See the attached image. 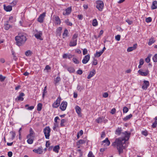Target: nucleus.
<instances>
[{"label": "nucleus", "instance_id": "1", "mask_svg": "<svg viewBox=\"0 0 157 157\" xmlns=\"http://www.w3.org/2000/svg\"><path fill=\"white\" fill-rule=\"evenodd\" d=\"M123 134L124 137L116 139L115 141L112 144L113 147H116L118 151L119 155L123 153V149H125L126 147L124 145L126 144V142L129 139L131 134L130 132L125 131L121 133Z\"/></svg>", "mask_w": 157, "mask_h": 157}, {"label": "nucleus", "instance_id": "2", "mask_svg": "<svg viewBox=\"0 0 157 157\" xmlns=\"http://www.w3.org/2000/svg\"><path fill=\"white\" fill-rule=\"evenodd\" d=\"M27 39L25 35L23 34H19L15 37L16 44L19 46L24 44Z\"/></svg>", "mask_w": 157, "mask_h": 157}, {"label": "nucleus", "instance_id": "3", "mask_svg": "<svg viewBox=\"0 0 157 157\" xmlns=\"http://www.w3.org/2000/svg\"><path fill=\"white\" fill-rule=\"evenodd\" d=\"M78 36V35L77 33H75L73 35L69 44L70 47L75 46L77 45Z\"/></svg>", "mask_w": 157, "mask_h": 157}, {"label": "nucleus", "instance_id": "4", "mask_svg": "<svg viewBox=\"0 0 157 157\" xmlns=\"http://www.w3.org/2000/svg\"><path fill=\"white\" fill-rule=\"evenodd\" d=\"M50 131V128L48 126L46 127L44 129L43 132L46 139H49Z\"/></svg>", "mask_w": 157, "mask_h": 157}, {"label": "nucleus", "instance_id": "5", "mask_svg": "<svg viewBox=\"0 0 157 157\" xmlns=\"http://www.w3.org/2000/svg\"><path fill=\"white\" fill-rule=\"evenodd\" d=\"M42 32L41 31H38L35 29L34 32V36L37 39L40 40H42L43 38H42Z\"/></svg>", "mask_w": 157, "mask_h": 157}, {"label": "nucleus", "instance_id": "6", "mask_svg": "<svg viewBox=\"0 0 157 157\" xmlns=\"http://www.w3.org/2000/svg\"><path fill=\"white\" fill-rule=\"evenodd\" d=\"M96 8L100 11H102L104 7V3L101 1H97L96 2Z\"/></svg>", "mask_w": 157, "mask_h": 157}, {"label": "nucleus", "instance_id": "7", "mask_svg": "<svg viewBox=\"0 0 157 157\" xmlns=\"http://www.w3.org/2000/svg\"><path fill=\"white\" fill-rule=\"evenodd\" d=\"M61 101V98L60 97H58L56 101H55L52 105V106L54 108H57L60 105Z\"/></svg>", "mask_w": 157, "mask_h": 157}, {"label": "nucleus", "instance_id": "8", "mask_svg": "<svg viewBox=\"0 0 157 157\" xmlns=\"http://www.w3.org/2000/svg\"><path fill=\"white\" fill-rule=\"evenodd\" d=\"M67 103L66 101H63L60 105V109L62 111H64L67 108Z\"/></svg>", "mask_w": 157, "mask_h": 157}, {"label": "nucleus", "instance_id": "9", "mask_svg": "<svg viewBox=\"0 0 157 157\" xmlns=\"http://www.w3.org/2000/svg\"><path fill=\"white\" fill-rule=\"evenodd\" d=\"M45 16V13H43L40 15L37 19V21L40 23L43 22L44 17Z\"/></svg>", "mask_w": 157, "mask_h": 157}, {"label": "nucleus", "instance_id": "10", "mask_svg": "<svg viewBox=\"0 0 157 157\" xmlns=\"http://www.w3.org/2000/svg\"><path fill=\"white\" fill-rule=\"evenodd\" d=\"M33 151L38 154H41L43 153V148L42 147H38L37 149H35Z\"/></svg>", "mask_w": 157, "mask_h": 157}, {"label": "nucleus", "instance_id": "11", "mask_svg": "<svg viewBox=\"0 0 157 157\" xmlns=\"http://www.w3.org/2000/svg\"><path fill=\"white\" fill-rule=\"evenodd\" d=\"M90 58V55L88 54L85 56L82 60V62L83 64L86 63L89 60Z\"/></svg>", "mask_w": 157, "mask_h": 157}, {"label": "nucleus", "instance_id": "12", "mask_svg": "<svg viewBox=\"0 0 157 157\" xmlns=\"http://www.w3.org/2000/svg\"><path fill=\"white\" fill-rule=\"evenodd\" d=\"M138 72L142 76H146L148 74L149 71L147 68L145 72H143L142 69L139 70Z\"/></svg>", "mask_w": 157, "mask_h": 157}, {"label": "nucleus", "instance_id": "13", "mask_svg": "<svg viewBox=\"0 0 157 157\" xmlns=\"http://www.w3.org/2000/svg\"><path fill=\"white\" fill-rule=\"evenodd\" d=\"M96 121L98 123H101L103 121L105 123L107 121V120L105 119L104 117H101L97 118L96 120Z\"/></svg>", "mask_w": 157, "mask_h": 157}, {"label": "nucleus", "instance_id": "14", "mask_svg": "<svg viewBox=\"0 0 157 157\" xmlns=\"http://www.w3.org/2000/svg\"><path fill=\"white\" fill-rule=\"evenodd\" d=\"M75 109L76 112V113L78 114V116L80 117H81L82 116V114L81 113V108L78 105H76L75 107Z\"/></svg>", "mask_w": 157, "mask_h": 157}, {"label": "nucleus", "instance_id": "15", "mask_svg": "<svg viewBox=\"0 0 157 157\" xmlns=\"http://www.w3.org/2000/svg\"><path fill=\"white\" fill-rule=\"evenodd\" d=\"M25 96V94L23 93H20L19 95L16 98H15L16 101H23L24 100V98L23 97Z\"/></svg>", "mask_w": 157, "mask_h": 157}, {"label": "nucleus", "instance_id": "16", "mask_svg": "<svg viewBox=\"0 0 157 157\" xmlns=\"http://www.w3.org/2000/svg\"><path fill=\"white\" fill-rule=\"evenodd\" d=\"M143 82L142 88L144 90H146L149 86V82L148 81L146 80H144Z\"/></svg>", "mask_w": 157, "mask_h": 157}, {"label": "nucleus", "instance_id": "17", "mask_svg": "<svg viewBox=\"0 0 157 157\" xmlns=\"http://www.w3.org/2000/svg\"><path fill=\"white\" fill-rule=\"evenodd\" d=\"M72 9L71 7H69L66 10L65 12H63V14L64 15H67L70 14L71 12Z\"/></svg>", "mask_w": 157, "mask_h": 157}, {"label": "nucleus", "instance_id": "18", "mask_svg": "<svg viewBox=\"0 0 157 157\" xmlns=\"http://www.w3.org/2000/svg\"><path fill=\"white\" fill-rule=\"evenodd\" d=\"M137 44H134L132 47H129L127 49L128 52H131L133 50H135L137 47Z\"/></svg>", "mask_w": 157, "mask_h": 157}, {"label": "nucleus", "instance_id": "19", "mask_svg": "<svg viewBox=\"0 0 157 157\" xmlns=\"http://www.w3.org/2000/svg\"><path fill=\"white\" fill-rule=\"evenodd\" d=\"M55 24L56 25H59L60 24L61 21L59 17L58 16H55Z\"/></svg>", "mask_w": 157, "mask_h": 157}, {"label": "nucleus", "instance_id": "20", "mask_svg": "<svg viewBox=\"0 0 157 157\" xmlns=\"http://www.w3.org/2000/svg\"><path fill=\"white\" fill-rule=\"evenodd\" d=\"M95 74V71L94 69H93L91 71L89 74L88 75L87 78L88 79H90Z\"/></svg>", "mask_w": 157, "mask_h": 157}, {"label": "nucleus", "instance_id": "21", "mask_svg": "<svg viewBox=\"0 0 157 157\" xmlns=\"http://www.w3.org/2000/svg\"><path fill=\"white\" fill-rule=\"evenodd\" d=\"M30 133L27 136V138H31L33 137V135L34 134V132L32 128H30L29 130Z\"/></svg>", "mask_w": 157, "mask_h": 157}, {"label": "nucleus", "instance_id": "22", "mask_svg": "<svg viewBox=\"0 0 157 157\" xmlns=\"http://www.w3.org/2000/svg\"><path fill=\"white\" fill-rule=\"evenodd\" d=\"M4 9L6 11H10L12 10V7L10 6H6L4 5Z\"/></svg>", "mask_w": 157, "mask_h": 157}, {"label": "nucleus", "instance_id": "23", "mask_svg": "<svg viewBox=\"0 0 157 157\" xmlns=\"http://www.w3.org/2000/svg\"><path fill=\"white\" fill-rule=\"evenodd\" d=\"M157 8V2L156 1H153L151 7L152 10H154Z\"/></svg>", "mask_w": 157, "mask_h": 157}, {"label": "nucleus", "instance_id": "24", "mask_svg": "<svg viewBox=\"0 0 157 157\" xmlns=\"http://www.w3.org/2000/svg\"><path fill=\"white\" fill-rule=\"evenodd\" d=\"M60 147L59 145H56L53 148V150L56 153L59 152V150Z\"/></svg>", "mask_w": 157, "mask_h": 157}, {"label": "nucleus", "instance_id": "25", "mask_svg": "<svg viewBox=\"0 0 157 157\" xmlns=\"http://www.w3.org/2000/svg\"><path fill=\"white\" fill-rule=\"evenodd\" d=\"M122 131V129L121 128H118L117 129L115 133L116 134L118 135H120L121 132Z\"/></svg>", "mask_w": 157, "mask_h": 157}, {"label": "nucleus", "instance_id": "26", "mask_svg": "<svg viewBox=\"0 0 157 157\" xmlns=\"http://www.w3.org/2000/svg\"><path fill=\"white\" fill-rule=\"evenodd\" d=\"M102 143H105L106 144L107 146H109L110 144V141L108 139V138H107L105 139L102 142Z\"/></svg>", "mask_w": 157, "mask_h": 157}, {"label": "nucleus", "instance_id": "27", "mask_svg": "<svg viewBox=\"0 0 157 157\" xmlns=\"http://www.w3.org/2000/svg\"><path fill=\"white\" fill-rule=\"evenodd\" d=\"M132 115L130 114L129 115L126 116L125 117L123 118V120L124 121H126L131 118L132 117Z\"/></svg>", "mask_w": 157, "mask_h": 157}, {"label": "nucleus", "instance_id": "28", "mask_svg": "<svg viewBox=\"0 0 157 157\" xmlns=\"http://www.w3.org/2000/svg\"><path fill=\"white\" fill-rule=\"evenodd\" d=\"M103 53L101 51L99 52L97 51L96 53L94 55V56L96 57H100Z\"/></svg>", "mask_w": 157, "mask_h": 157}, {"label": "nucleus", "instance_id": "29", "mask_svg": "<svg viewBox=\"0 0 157 157\" xmlns=\"http://www.w3.org/2000/svg\"><path fill=\"white\" fill-rule=\"evenodd\" d=\"M68 33V30L67 29H66L63 34V38H65L66 37H67V36Z\"/></svg>", "mask_w": 157, "mask_h": 157}, {"label": "nucleus", "instance_id": "30", "mask_svg": "<svg viewBox=\"0 0 157 157\" xmlns=\"http://www.w3.org/2000/svg\"><path fill=\"white\" fill-rule=\"evenodd\" d=\"M67 70L70 73H73L75 72V70L74 68L71 67L67 68Z\"/></svg>", "mask_w": 157, "mask_h": 157}, {"label": "nucleus", "instance_id": "31", "mask_svg": "<svg viewBox=\"0 0 157 157\" xmlns=\"http://www.w3.org/2000/svg\"><path fill=\"white\" fill-rule=\"evenodd\" d=\"M155 40L153 38H151L148 44L149 45H151L155 42Z\"/></svg>", "mask_w": 157, "mask_h": 157}, {"label": "nucleus", "instance_id": "32", "mask_svg": "<svg viewBox=\"0 0 157 157\" xmlns=\"http://www.w3.org/2000/svg\"><path fill=\"white\" fill-rule=\"evenodd\" d=\"M42 105L41 103H40L38 104L37 105V110L40 111L42 109Z\"/></svg>", "mask_w": 157, "mask_h": 157}, {"label": "nucleus", "instance_id": "33", "mask_svg": "<svg viewBox=\"0 0 157 157\" xmlns=\"http://www.w3.org/2000/svg\"><path fill=\"white\" fill-rule=\"evenodd\" d=\"M98 25L97 21L96 19H94L93 20L92 25L94 26H96Z\"/></svg>", "mask_w": 157, "mask_h": 157}, {"label": "nucleus", "instance_id": "34", "mask_svg": "<svg viewBox=\"0 0 157 157\" xmlns=\"http://www.w3.org/2000/svg\"><path fill=\"white\" fill-rule=\"evenodd\" d=\"M32 53L30 50H28L26 51L25 53V55L27 56H30L31 55Z\"/></svg>", "mask_w": 157, "mask_h": 157}, {"label": "nucleus", "instance_id": "35", "mask_svg": "<svg viewBox=\"0 0 157 157\" xmlns=\"http://www.w3.org/2000/svg\"><path fill=\"white\" fill-rule=\"evenodd\" d=\"M11 27H12V26L8 24H6L5 25L4 28V29L5 30H8L10 29V28Z\"/></svg>", "mask_w": 157, "mask_h": 157}, {"label": "nucleus", "instance_id": "36", "mask_svg": "<svg viewBox=\"0 0 157 157\" xmlns=\"http://www.w3.org/2000/svg\"><path fill=\"white\" fill-rule=\"evenodd\" d=\"M73 62L75 64H78L79 63V61L76 58L74 57L72 59Z\"/></svg>", "mask_w": 157, "mask_h": 157}, {"label": "nucleus", "instance_id": "37", "mask_svg": "<svg viewBox=\"0 0 157 157\" xmlns=\"http://www.w3.org/2000/svg\"><path fill=\"white\" fill-rule=\"evenodd\" d=\"M67 121L65 119H63L61 120L60 123V125L61 127H64L65 126L64 124V123L66 122Z\"/></svg>", "mask_w": 157, "mask_h": 157}, {"label": "nucleus", "instance_id": "38", "mask_svg": "<svg viewBox=\"0 0 157 157\" xmlns=\"http://www.w3.org/2000/svg\"><path fill=\"white\" fill-rule=\"evenodd\" d=\"M28 139L27 140V143L29 144H32L33 143V140L31 138H27Z\"/></svg>", "mask_w": 157, "mask_h": 157}, {"label": "nucleus", "instance_id": "39", "mask_svg": "<svg viewBox=\"0 0 157 157\" xmlns=\"http://www.w3.org/2000/svg\"><path fill=\"white\" fill-rule=\"evenodd\" d=\"M65 22L69 26H72V23H71L70 22H69V19H67L65 21Z\"/></svg>", "mask_w": 157, "mask_h": 157}, {"label": "nucleus", "instance_id": "40", "mask_svg": "<svg viewBox=\"0 0 157 157\" xmlns=\"http://www.w3.org/2000/svg\"><path fill=\"white\" fill-rule=\"evenodd\" d=\"M47 93V86H45L43 90V92L42 96L43 98L45 96V94Z\"/></svg>", "mask_w": 157, "mask_h": 157}, {"label": "nucleus", "instance_id": "41", "mask_svg": "<svg viewBox=\"0 0 157 157\" xmlns=\"http://www.w3.org/2000/svg\"><path fill=\"white\" fill-rule=\"evenodd\" d=\"M141 134L145 136H147L148 134L147 131L146 130L142 131Z\"/></svg>", "mask_w": 157, "mask_h": 157}, {"label": "nucleus", "instance_id": "42", "mask_svg": "<svg viewBox=\"0 0 157 157\" xmlns=\"http://www.w3.org/2000/svg\"><path fill=\"white\" fill-rule=\"evenodd\" d=\"M153 60L154 62H157V54H155L153 57Z\"/></svg>", "mask_w": 157, "mask_h": 157}, {"label": "nucleus", "instance_id": "43", "mask_svg": "<svg viewBox=\"0 0 157 157\" xmlns=\"http://www.w3.org/2000/svg\"><path fill=\"white\" fill-rule=\"evenodd\" d=\"M88 157H95L91 151H90L88 155Z\"/></svg>", "mask_w": 157, "mask_h": 157}, {"label": "nucleus", "instance_id": "44", "mask_svg": "<svg viewBox=\"0 0 157 157\" xmlns=\"http://www.w3.org/2000/svg\"><path fill=\"white\" fill-rule=\"evenodd\" d=\"M146 22L147 23H149L152 21V19L151 17H148L146 19Z\"/></svg>", "mask_w": 157, "mask_h": 157}, {"label": "nucleus", "instance_id": "45", "mask_svg": "<svg viewBox=\"0 0 157 157\" xmlns=\"http://www.w3.org/2000/svg\"><path fill=\"white\" fill-rule=\"evenodd\" d=\"M128 109L127 107L125 106L123 108V112L124 113H127L128 111Z\"/></svg>", "mask_w": 157, "mask_h": 157}, {"label": "nucleus", "instance_id": "46", "mask_svg": "<svg viewBox=\"0 0 157 157\" xmlns=\"http://www.w3.org/2000/svg\"><path fill=\"white\" fill-rule=\"evenodd\" d=\"M60 80V78L59 77H57L56 79L54 81L56 83H58Z\"/></svg>", "mask_w": 157, "mask_h": 157}, {"label": "nucleus", "instance_id": "47", "mask_svg": "<svg viewBox=\"0 0 157 157\" xmlns=\"http://www.w3.org/2000/svg\"><path fill=\"white\" fill-rule=\"evenodd\" d=\"M120 38L121 36L119 35H117L115 37V39L118 41H119L120 40Z\"/></svg>", "mask_w": 157, "mask_h": 157}, {"label": "nucleus", "instance_id": "48", "mask_svg": "<svg viewBox=\"0 0 157 157\" xmlns=\"http://www.w3.org/2000/svg\"><path fill=\"white\" fill-rule=\"evenodd\" d=\"M125 21L129 25H131L133 23V21H132L128 19L126 20Z\"/></svg>", "mask_w": 157, "mask_h": 157}, {"label": "nucleus", "instance_id": "49", "mask_svg": "<svg viewBox=\"0 0 157 157\" xmlns=\"http://www.w3.org/2000/svg\"><path fill=\"white\" fill-rule=\"evenodd\" d=\"M5 78V77L3 76L2 75H0V80L1 82L3 81Z\"/></svg>", "mask_w": 157, "mask_h": 157}, {"label": "nucleus", "instance_id": "50", "mask_svg": "<svg viewBox=\"0 0 157 157\" xmlns=\"http://www.w3.org/2000/svg\"><path fill=\"white\" fill-rule=\"evenodd\" d=\"M150 56H147V57L145 59V61L147 63H149L150 61Z\"/></svg>", "mask_w": 157, "mask_h": 157}, {"label": "nucleus", "instance_id": "51", "mask_svg": "<svg viewBox=\"0 0 157 157\" xmlns=\"http://www.w3.org/2000/svg\"><path fill=\"white\" fill-rule=\"evenodd\" d=\"M62 27H59L57 28L56 30V32L57 33H60V31L62 30Z\"/></svg>", "mask_w": 157, "mask_h": 157}, {"label": "nucleus", "instance_id": "52", "mask_svg": "<svg viewBox=\"0 0 157 157\" xmlns=\"http://www.w3.org/2000/svg\"><path fill=\"white\" fill-rule=\"evenodd\" d=\"M88 53V51L86 49L84 48L83 50V55H85Z\"/></svg>", "mask_w": 157, "mask_h": 157}, {"label": "nucleus", "instance_id": "53", "mask_svg": "<svg viewBox=\"0 0 157 157\" xmlns=\"http://www.w3.org/2000/svg\"><path fill=\"white\" fill-rule=\"evenodd\" d=\"M109 94L107 92H105L103 94V97L105 98H107Z\"/></svg>", "mask_w": 157, "mask_h": 157}, {"label": "nucleus", "instance_id": "54", "mask_svg": "<svg viewBox=\"0 0 157 157\" xmlns=\"http://www.w3.org/2000/svg\"><path fill=\"white\" fill-rule=\"evenodd\" d=\"M34 108V106H30L28 107L27 108H26V109L28 110H33Z\"/></svg>", "mask_w": 157, "mask_h": 157}, {"label": "nucleus", "instance_id": "55", "mask_svg": "<svg viewBox=\"0 0 157 157\" xmlns=\"http://www.w3.org/2000/svg\"><path fill=\"white\" fill-rule=\"evenodd\" d=\"M144 61L143 59H140V62H139V64H140V65H142L144 64Z\"/></svg>", "mask_w": 157, "mask_h": 157}, {"label": "nucleus", "instance_id": "56", "mask_svg": "<svg viewBox=\"0 0 157 157\" xmlns=\"http://www.w3.org/2000/svg\"><path fill=\"white\" fill-rule=\"evenodd\" d=\"M98 64V62L97 60H94L92 62V64L93 65H96Z\"/></svg>", "mask_w": 157, "mask_h": 157}, {"label": "nucleus", "instance_id": "57", "mask_svg": "<svg viewBox=\"0 0 157 157\" xmlns=\"http://www.w3.org/2000/svg\"><path fill=\"white\" fill-rule=\"evenodd\" d=\"M77 89L78 90L81 91L82 90V88L80 86L78 85L77 87Z\"/></svg>", "mask_w": 157, "mask_h": 157}, {"label": "nucleus", "instance_id": "58", "mask_svg": "<svg viewBox=\"0 0 157 157\" xmlns=\"http://www.w3.org/2000/svg\"><path fill=\"white\" fill-rule=\"evenodd\" d=\"M77 73L79 75H81L82 73V71L81 70H78L77 71Z\"/></svg>", "mask_w": 157, "mask_h": 157}, {"label": "nucleus", "instance_id": "59", "mask_svg": "<svg viewBox=\"0 0 157 157\" xmlns=\"http://www.w3.org/2000/svg\"><path fill=\"white\" fill-rule=\"evenodd\" d=\"M115 112L116 109L115 108H113L111 110V113L113 114L115 113Z\"/></svg>", "mask_w": 157, "mask_h": 157}, {"label": "nucleus", "instance_id": "60", "mask_svg": "<svg viewBox=\"0 0 157 157\" xmlns=\"http://www.w3.org/2000/svg\"><path fill=\"white\" fill-rule=\"evenodd\" d=\"M79 143L80 144H83L85 143L84 140H80L79 141Z\"/></svg>", "mask_w": 157, "mask_h": 157}, {"label": "nucleus", "instance_id": "61", "mask_svg": "<svg viewBox=\"0 0 157 157\" xmlns=\"http://www.w3.org/2000/svg\"><path fill=\"white\" fill-rule=\"evenodd\" d=\"M12 152L11 151H9L8 153V155L9 157H11L12 155Z\"/></svg>", "mask_w": 157, "mask_h": 157}, {"label": "nucleus", "instance_id": "62", "mask_svg": "<svg viewBox=\"0 0 157 157\" xmlns=\"http://www.w3.org/2000/svg\"><path fill=\"white\" fill-rule=\"evenodd\" d=\"M75 52L78 54H80L81 53V51L78 49H77L75 50Z\"/></svg>", "mask_w": 157, "mask_h": 157}, {"label": "nucleus", "instance_id": "63", "mask_svg": "<svg viewBox=\"0 0 157 157\" xmlns=\"http://www.w3.org/2000/svg\"><path fill=\"white\" fill-rule=\"evenodd\" d=\"M45 69L49 70L51 69V67L48 65H46L45 67Z\"/></svg>", "mask_w": 157, "mask_h": 157}, {"label": "nucleus", "instance_id": "64", "mask_svg": "<svg viewBox=\"0 0 157 157\" xmlns=\"http://www.w3.org/2000/svg\"><path fill=\"white\" fill-rule=\"evenodd\" d=\"M59 120V119L58 117H55L54 119V121L56 123H57V120Z\"/></svg>", "mask_w": 157, "mask_h": 157}]
</instances>
